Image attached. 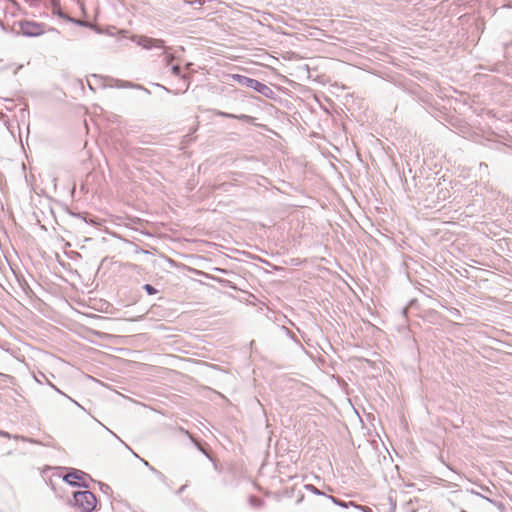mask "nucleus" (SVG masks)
I'll list each match as a JSON object with an SVG mask.
<instances>
[{
    "instance_id": "nucleus-1",
    "label": "nucleus",
    "mask_w": 512,
    "mask_h": 512,
    "mask_svg": "<svg viewBox=\"0 0 512 512\" xmlns=\"http://www.w3.org/2000/svg\"><path fill=\"white\" fill-rule=\"evenodd\" d=\"M231 77L239 85L251 88L268 99H275V92L265 83L241 74H232Z\"/></svg>"
},
{
    "instance_id": "nucleus-2",
    "label": "nucleus",
    "mask_w": 512,
    "mask_h": 512,
    "mask_svg": "<svg viewBox=\"0 0 512 512\" xmlns=\"http://www.w3.org/2000/svg\"><path fill=\"white\" fill-rule=\"evenodd\" d=\"M70 504L79 508L81 512H92L97 505L96 496L89 490L76 491L73 493V501Z\"/></svg>"
},
{
    "instance_id": "nucleus-3",
    "label": "nucleus",
    "mask_w": 512,
    "mask_h": 512,
    "mask_svg": "<svg viewBox=\"0 0 512 512\" xmlns=\"http://www.w3.org/2000/svg\"><path fill=\"white\" fill-rule=\"evenodd\" d=\"M63 480L73 487L89 488V480L92 478L89 474L82 470L75 468H69L67 474L63 477Z\"/></svg>"
},
{
    "instance_id": "nucleus-4",
    "label": "nucleus",
    "mask_w": 512,
    "mask_h": 512,
    "mask_svg": "<svg viewBox=\"0 0 512 512\" xmlns=\"http://www.w3.org/2000/svg\"><path fill=\"white\" fill-rule=\"evenodd\" d=\"M20 32L26 37H37L45 32V25L35 21L21 20L18 22Z\"/></svg>"
},
{
    "instance_id": "nucleus-5",
    "label": "nucleus",
    "mask_w": 512,
    "mask_h": 512,
    "mask_svg": "<svg viewBox=\"0 0 512 512\" xmlns=\"http://www.w3.org/2000/svg\"><path fill=\"white\" fill-rule=\"evenodd\" d=\"M134 42L146 50L153 48L162 49L165 48V41L162 39H155L147 36H134Z\"/></svg>"
},
{
    "instance_id": "nucleus-6",
    "label": "nucleus",
    "mask_w": 512,
    "mask_h": 512,
    "mask_svg": "<svg viewBox=\"0 0 512 512\" xmlns=\"http://www.w3.org/2000/svg\"><path fill=\"white\" fill-rule=\"evenodd\" d=\"M51 6H52V13L54 15H57L59 18L65 20V21H69V20H72V17H70L69 15H67L66 13H64L61 9V6H60V3L58 0H51Z\"/></svg>"
},
{
    "instance_id": "nucleus-7",
    "label": "nucleus",
    "mask_w": 512,
    "mask_h": 512,
    "mask_svg": "<svg viewBox=\"0 0 512 512\" xmlns=\"http://www.w3.org/2000/svg\"><path fill=\"white\" fill-rule=\"evenodd\" d=\"M116 87L118 88H133V89H140V90H144L146 93H150V91L148 89H146L145 87H143L142 85L140 84H134L132 82H129V81H124V80H116V84H115Z\"/></svg>"
},
{
    "instance_id": "nucleus-8",
    "label": "nucleus",
    "mask_w": 512,
    "mask_h": 512,
    "mask_svg": "<svg viewBox=\"0 0 512 512\" xmlns=\"http://www.w3.org/2000/svg\"><path fill=\"white\" fill-rule=\"evenodd\" d=\"M329 499L337 506L339 507H342V508H349V507H354L356 506V503L353 502V501H349V502H345L339 498H336L334 496H329Z\"/></svg>"
},
{
    "instance_id": "nucleus-9",
    "label": "nucleus",
    "mask_w": 512,
    "mask_h": 512,
    "mask_svg": "<svg viewBox=\"0 0 512 512\" xmlns=\"http://www.w3.org/2000/svg\"><path fill=\"white\" fill-rule=\"evenodd\" d=\"M171 71L174 76L181 77L184 80L187 79L186 75L181 74V67L179 65H173Z\"/></svg>"
},
{
    "instance_id": "nucleus-10",
    "label": "nucleus",
    "mask_w": 512,
    "mask_h": 512,
    "mask_svg": "<svg viewBox=\"0 0 512 512\" xmlns=\"http://www.w3.org/2000/svg\"><path fill=\"white\" fill-rule=\"evenodd\" d=\"M305 489L312 492L315 495H325L323 492H321L317 487H315L312 484L305 485Z\"/></svg>"
},
{
    "instance_id": "nucleus-11",
    "label": "nucleus",
    "mask_w": 512,
    "mask_h": 512,
    "mask_svg": "<svg viewBox=\"0 0 512 512\" xmlns=\"http://www.w3.org/2000/svg\"><path fill=\"white\" fill-rule=\"evenodd\" d=\"M143 289L146 291L148 295H154L158 292V290L151 284H144Z\"/></svg>"
},
{
    "instance_id": "nucleus-12",
    "label": "nucleus",
    "mask_w": 512,
    "mask_h": 512,
    "mask_svg": "<svg viewBox=\"0 0 512 512\" xmlns=\"http://www.w3.org/2000/svg\"><path fill=\"white\" fill-rule=\"evenodd\" d=\"M48 384L54 389L56 390L58 393L64 395L65 397H67L68 399H70L75 405H77L79 408L83 409V407L75 400L71 399L69 396H67L65 393H63L60 389H58L55 385H53L51 382H48Z\"/></svg>"
},
{
    "instance_id": "nucleus-13",
    "label": "nucleus",
    "mask_w": 512,
    "mask_h": 512,
    "mask_svg": "<svg viewBox=\"0 0 512 512\" xmlns=\"http://www.w3.org/2000/svg\"><path fill=\"white\" fill-rule=\"evenodd\" d=\"M150 471L153 472L160 481H166V476L162 472L157 470L155 467H150Z\"/></svg>"
},
{
    "instance_id": "nucleus-14",
    "label": "nucleus",
    "mask_w": 512,
    "mask_h": 512,
    "mask_svg": "<svg viewBox=\"0 0 512 512\" xmlns=\"http://www.w3.org/2000/svg\"><path fill=\"white\" fill-rule=\"evenodd\" d=\"M235 119H238V120H241V121H244L247 123H251L254 120V118L252 116L245 115V114L236 115Z\"/></svg>"
},
{
    "instance_id": "nucleus-15",
    "label": "nucleus",
    "mask_w": 512,
    "mask_h": 512,
    "mask_svg": "<svg viewBox=\"0 0 512 512\" xmlns=\"http://www.w3.org/2000/svg\"><path fill=\"white\" fill-rule=\"evenodd\" d=\"M0 436L2 437H6V438H14V439H21V440H26L25 437L23 436H18V435H14L12 436L11 434H9L8 432L6 431H2L0 430Z\"/></svg>"
},
{
    "instance_id": "nucleus-16",
    "label": "nucleus",
    "mask_w": 512,
    "mask_h": 512,
    "mask_svg": "<svg viewBox=\"0 0 512 512\" xmlns=\"http://www.w3.org/2000/svg\"><path fill=\"white\" fill-rule=\"evenodd\" d=\"M215 114L217 116L224 117V118H230V119L236 118L235 114H231V113H227V112H223V111H216Z\"/></svg>"
},
{
    "instance_id": "nucleus-17",
    "label": "nucleus",
    "mask_w": 512,
    "mask_h": 512,
    "mask_svg": "<svg viewBox=\"0 0 512 512\" xmlns=\"http://www.w3.org/2000/svg\"><path fill=\"white\" fill-rule=\"evenodd\" d=\"M68 22H71V23H75L79 26H89V27H93L91 24H89L88 22H85V21H82V20H78V19H74L72 18V20H69Z\"/></svg>"
},
{
    "instance_id": "nucleus-18",
    "label": "nucleus",
    "mask_w": 512,
    "mask_h": 512,
    "mask_svg": "<svg viewBox=\"0 0 512 512\" xmlns=\"http://www.w3.org/2000/svg\"><path fill=\"white\" fill-rule=\"evenodd\" d=\"M354 508H356L362 512H372V509L368 506H362V505L356 504V506H354Z\"/></svg>"
},
{
    "instance_id": "nucleus-19",
    "label": "nucleus",
    "mask_w": 512,
    "mask_h": 512,
    "mask_svg": "<svg viewBox=\"0 0 512 512\" xmlns=\"http://www.w3.org/2000/svg\"><path fill=\"white\" fill-rule=\"evenodd\" d=\"M133 455H134L135 457L139 458V459L141 460V462L144 464V466H147L149 469H150V467H152V466L149 464V462H148V461H146V460H145V459H143V458H140V457H139L135 452H133Z\"/></svg>"
},
{
    "instance_id": "nucleus-20",
    "label": "nucleus",
    "mask_w": 512,
    "mask_h": 512,
    "mask_svg": "<svg viewBox=\"0 0 512 512\" xmlns=\"http://www.w3.org/2000/svg\"><path fill=\"white\" fill-rule=\"evenodd\" d=\"M448 194H449V191H447V190L445 192L443 190L439 191V197H441L442 200H445L447 198Z\"/></svg>"
},
{
    "instance_id": "nucleus-21",
    "label": "nucleus",
    "mask_w": 512,
    "mask_h": 512,
    "mask_svg": "<svg viewBox=\"0 0 512 512\" xmlns=\"http://www.w3.org/2000/svg\"><path fill=\"white\" fill-rule=\"evenodd\" d=\"M250 501H251V503H252L253 505H258V506H259V505H261V500H259V499L255 498V497H253V496H251V497H250Z\"/></svg>"
},
{
    "instance_id": "nucleus-22",
    "label": "nucleus",
    "mask_w": 512,
    "mask_h": 512,
    "mask_svg": "<svg viewBox=\"0 0 512 512\" xmlns=\"http://www.w3.org/2000/svg\"><path fill=\"white\" fill-rule=\"evenodd\" d=\"M477 496L482 497L483 499H485V500L489 501L490 503H494V501H493V500H491L490 498H488V497H487V496H485V495H482V494H481V492H478V495H477Z\"/></svg>"
},
{
    "instance_id": "nucleus-23",
    "label": "nucleus",
    "mask_w": 512,
    "mask_h": 512,
    "mask_svg": "<svg viewBox=\"0 0 512 512\" xmlns=\"http://www.w3.org/2000/svg\"><path fill=\"white\" fill-rule=\"evenodd\" d=\"M504 8H512V0H507V3L503 5Z\"/></svg>"
},
{
    "instance_id": "nucleus-24",
    "label": "nucleus",
    "mask_w": 512,
    "mask_h": 512,
    "mask_svg": "<svg viewBox=\"0 0 512 512\" xmlns=\"http://www.w3.org/2000/svg\"><path fill=\"white\" fill-rule=\"evenodd\" d=\"M157 87L164 89L166 92L171 93L172 91L161 84H156Z\"/></svg>"
},
{
    "instance_id": "nucleus-25",
    "label": "nucleus",
    "mask_w": 512,
    "mask_h": 512,
    "mask_svg": "<svg viewBox=\"0 0 512 512\" xmlns=\"http://www.w3.org/2000/svg\"><path fill=\"white\" fill-rule=\"evenodd\" d=\"M20 112H21V116H22V118H24V117H25V115H26V113H27V110H26V108H22V109L20 110Z\"/></svg>"
},
{
    "instance_id": "nucleus-26",
    "label": "nucleus",
    "mask_w": 512,
    "mask_h": 512,
    "mask_svg": "<svg viewBox=\"0 0 512 512\" xmlns=\"http://www.w3.org/2000/svg\"><path fill=\"white\" fill-rule=\"evenodd\" d=\"M173 55L167 56V64L171 63L173 61Z\"/></svg>"
},
{
    "instance_id": "nucleus-27",
    "label": "nucleus",
    "mask_w": 512,
    "mask_h": 512,
    "mask_svg": "<svg viewBox=\"0 0 512 512\" xmlns=\"http://www.w3.org/2000/svg\"><path fill=\"white\" fill-rule=\"evenodd\" d=\"M481 489H482L483 491H486V492L491 493V490L489 489V487L481 486Z\"/></svg>"
},
{
    "instance_id": "nucleus-28",
    "label": "nucleus",
    "mask_w": 512,
    "mask_h": 512,
    "mask_svg": "<svg viewBox=\"0 0 512 512\" xmlns=\"http://www.w3.org/2000/svg\"><path fill=\"white\" fill-rule=\"evenodd\" d=\"M471 494L478 495V492L474 489L468 490Z\"/></svg>"
},
{
    "instance_id": "nucleus-29",
    "label": "nucleus",
    "mask_w": 512,
    "mask_h": 512,
    "mask_svg": "<svg viewBox=\"0 0 512 512\" xmlns=\"http://www.w3.org/2000/svg\"><path fill=\"white\" fill-rule=\"evenodd\" d=\"M108 488H109V485H106V484H102V487H101V489H103V490H106V489H108Z\"/></svg>"
},
{
    "instance_id": "nucleus-30",
    "label": "nucleus",
    "mask_w": 512,
    "mask_h": 512,
    "mask_svg": "<svg viewBox=\"0 0 512 512\" xmlns=\"http://www.w3.org/2000/svg\"><path fill=\"white\" fill-rule=\"evenodd\" d=\"M108 488H109V485H106V484H102V487H101V489H103V490H106V489H108Z\"/></svg>"
},
{
    "instance_id": "nucleus-31",
    "label": "nucleus",
    "mask_w": 512,
    "mask_h": 512,
    "mask_svg": "<svg viewBox=\"0 0 512 512\" xmlns=\"http://www.w3.org/2000/svg\"><path fill=\"white\" fill-rule=\"evenodd\" d=\"M199 450L203 452V454H205L206 456L209 457V455L206 453V451H204L200 446H198Z\"/></svg>"
},
{
    "instance_id": "nucleus-32",
    "label": "nucleus",
    "mask_w": 512,
    "mask_h": 512,
    "mask_svg": "<svg viewBox=\"0 0 512 512\" xmlns=\"http://www.w3.org/2000/svg\"><path fill=\"white\" fill-rule=\"evenodd\" d=\"M4 100H5L6 102H10V103H12V102H13V100H12V99H10V98H4Z\"/></svg>"
},
{
    "instance_id": "nucleus-33",
    "label": "nucleus",
    "mask_w": 512,
    "mask_h": 512,
    "mask_svg": "<svg viewBox=\"0 0 512 512\" xmlns=\"http://www.w3.org/2000/svg\"><path fill=\"white\" fill-rule=\"evenodd\" d=\"M5 117V114L0 112V119H3Z\"/></svg>"
},
{
    "instance_id": "nucleus-34",
    "label": "nucleus",
    "mask_w": 512,
    "mask_h": 512,
    "mask_svg": "<svg viewBox=\"0 0 512 512\" xmlns=\"http://www.w3.org/2000/svg\"><path fill=\"white\" fill-rule=\"evenodd\" d=\"M184 489H185V486H182V487L179 489V493H181Z\"/></svg>"
},
{
    "instance_id": "nucleus-35",
    "label": "nucleus",
    "mask_w": 512,
    "mask_h": 512,
    "mask_svg": "<svg viewBox=\"0 0 512 512\" xmlns=\"http://www.w3.org/2000/svg\"><path fill=\"white\" fill-rule=\"evenodd\" d=\"M286 331L289 335H292V332L289 329H286Z\"/></svg>"
},
{
    "instance_id": "nucleus-36",
    "label": "nucleus",
    "mask_w": 512,
    "mask_h": 512,
    "mask_svg": "<svg viewBox=\"0 0 512 512\" xmlns=\"http://www.w3.org/2000/svg\"><path fill=\"white\" fill-rule=\"evenodd\" d=\"M462 512H466V511L462 510Z\"/></svg>"
}]
</instances>
